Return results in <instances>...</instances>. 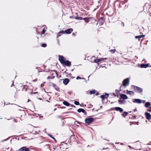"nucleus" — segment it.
I'll use <instances>...</instances> for the list:
<instances>
[{
	"label": "nucleus",
	"instance_id": "obj_1",
	"mask_svg": "<svg viewBox=\"0 0 151 151\" xmlns=\"http://www.w3.org/2000/svg\"><path fill=\"white\" fill-rule=\"evenodd\" d=\"M34 87L32 85L29 84L28 86H26V87L25 91L27 94H36L37 93L36 92H33V90Z\"/></svg>",
	"mask_w": 151,
	"mask_h": 151
},
{
	"label": "nucleus",
	"instance_id": "obj_2",
	"mask_svg": "<svg viewBox=\"0 0 151 151\" xmlns=\"http://www.w3.org/2000/svg\"><path fill=\"white\" fill-rule=\"evenodd\" d=\"M26 86L22 85V84L18 85L17 87V90L20 91H25Z\"/></svg>",
	"mask_w": 151,
	"mask_h": 151
},
{
	"label": "nucleus",
	"instance_id": "obj_3",
	"mask_svg": "<svg viewBox=\"0 0 151 151\" xmlns=\"http://www.w3.org/2000/svg\"><path fill=\"white\" fill-rule=\"evenodd\" d=\"M129 83V78H126L124 80L122 83V86L126 87L128 86Z\"/></svg>",
	"mask_w": 151,
	"mask_h": 151
},
{
	"label": "nucleus",
	"instance_id": "obj_4",
	"mask_svg": "<svg viewBox=\"0 0 151 151\" xmlns=\"http://www.w3.org/2000/svg\"><path fill=\"white\" fill-rule=\"evenodd\" d=\"M132 87H133V88L138 93H142L143 91L142 88H141L134 85H132Z\"/></svg>",
	"mask_w": 151,
	"mask_h": 151
},
{
	"label": "nucleus",
	"instance_id": "obj_5",
	"mask_svg": "<svg viewBox=\"0 0 151 151\" xmlns=\"http://www.w3.org/2000/svg\"><path fill=\"white\" fill-rule=\"evenodd\" d=\"M93 118L92 117H87L85 119V123L89 125L93 121Z\"/></svg>",
	"mask_w": 151,
	"mask_h": 151
},
{
	"label": "nucleus",
	"instance_id": "obj_6",
	"mask_svg": "<svg viewBox=\"0 0 151 151\" xmlns=\"http://www.w3.org/2000/svg\"><path fill=\"white\" fill-rule=\"evenodd\" d=\"M59 60L60 63L63 64L65 63V62L66 61L65 59L62 55H59Z\"/></svg>",
	"mask_w": 151,
	"mask_h": 151
},
{
	"label": "nucleus",
	"instance_id": "obj_7",
	"mask_svg": "<svg viewBox=\"0 0 151 151\" xmlns=\"http://www.w3.org/2000/svg\"><path fill=\"white\" fill-rule=\"evenodd\" d=\"M17 151H30L29 148L25 146H23L17 150Z\"/></svg>",
	"mask_w": 151,
	"mask_h": 151
},
{
	"label": "nucleus",
	"instance_id": "obj_8",
	"mask_svg": "<svg viewBox=\"0 0 151 151\" xmlns=\"http://www.w3.org/2000/svg\"><path fill=\"white\" fill-rule=\"evenodd\" d=\"M111 109L112 110L115 109L116 111H119L120 112H122L123 111L122 109L119 107H115Z\"/></svg>",
	"mask_w": 151,
	"mask_h": 151
},
{
	"label": "nucleus",
	"instance_id": "obj_9",
	"mask_svg": "<svg viewBox=\"0 0 151 151\" xmlns=\"http://www.w3.org/2000/svg\"><path fill=\"white\" fill-rule=\"evenodd\" d=\"M134 147L135 148V149H139L140 147V144L139 143H137V142H135L134 144Z\"/></svg>",
	"mask_w": 151,
	"mask_h": 151
},
{
	"label": "nucleus",
	"instance_id": "obj_10",
	"mask_svg": "<svg viewBox=\"0 0 151 151\" xmlns=\"http://www.w3.org/2000/svg\"><path fill=\"white\" fill-rule=\"evenodd\" d=\"M145 115L147 119L148 120L151 119V115L149 113L147 112H145Z\"/></svg>",
	"mask_w": 151,
	"mask_h": 151
},
{
	"label": "nucleus",
	"instance_id": "obj_11",
	"mask_svg": "<svg viewBox=\"0 0 151 151\" xmlns=\"http://www.w3.org/2000/svg\"><path fill=\"white\" fill-rule=\"evenodd\" d=\"M94 19V20H95L94 18L93 17H89L88 18H83V20H84L85 22L87 23H88L89 21H90L91 19Z\"/></svg>",
	"mask_w": 151,
	"mask_h": 151
},
{
	"label": "nucleus",
	"instance_id": "obj_12",
	"mask_svg": "<svg viewBox=\"0 0 151 151\" xmlns=\"http://www.w3.org/2000/svg\"><path fill=\"white\" fill-rule=\"evenodd\" d=\"M73 31L72 28H70L65 30L64 31V33L67 34H69L71 33Z\"/></svg>",
	"mask_w": 151,
	"mask_h": 151
},
{
	"label": "nucleus",
	"instance_id": "obj_13",
	"mask_svg": "<svg viewBox=\"0 0 151 151\" xmlns=\"http://www.w3.org/2000/svg\"><path fill=\"white\" fill-rule=\"evenodd\" d=\"M120 99H128V97L125 94H122L120 95Z\"/></svg>",
	"mask_w": 151,
	"mask_h": 151
},
{
	"label": "nucleus",
	"instance_id": "obj_14",
	"mask_svg": "<svg viewBox=\"0 0 151 151\" xmlns=\"http://www.w3.org/2000/svg\"><path fill=\"white\" fill-rule=\"evenodd\" d=\"M133 102L138 104H140L142 102L141 100L139 99H134L133 101Z\"/></svg>",
	"mask_w": 151,
	"mask_h": 151
},
{
	"label": "nucleus",
	"instance_id": "obj_15",
	"mask_svg": "<svg viewBox=\"0 0 151 151\" xmlns=\"http://www.w3.org/2000/svg\"><path fill=\"white\" fill-rule=\"evenodd\" d=\"M69 82V80L68 78H66L63 80V82L65 85H67Z\"/></svg>",
	"mask_w": 151,
	"mask_h": 151
},
{
	"label": "nucleus",
	"instance_id": "obj_16",
	"mask_svg": "<svg viewBox=\"0 0 151 151\" xmlns=\"http://www.w3.org/2000/svg\"><path fill=\"white\" fill-rule=\"evenodd\" d=\"M64 64L68 67H70L71 65V63L68 60H66Z\"/></svg>",
	"mask_w": 151,
	"mask_h": 151
},
{
	"label": "nucleus",
	"instance_id": "obj_17",
	"mask_svg": "<svg viewBox=\"0 0 151 151\" xmlns=\"http://www.w3.org/2000/svg\"><path fill=\"white\" fill-rule=\"evenodd\" d=\"M149 66V64H142L140 65V67L141 68H146Z\"/></svg>",
	"mask_w": 151,
	"mask_h": 151
},
{
	"label": "nucleus",
	"instance_id": "obj_18",
	"mask_svg": "<svg viewBox=\"0 0 151 151\" xmlns=\"http://www.w3.org/2000/svg\"><path fill=\"white\" fill-rule=\"evenodd\" d=\"M109 96V94H106V95H102L101 96V98L103 99H105V98H107Z\"/></svg>",
	"mask_w": 151,
	"mask_h": 151
},
{
	"label": "nucleus",
	"instance_id": "obj_19",
	"mask_svg": "<svg viewBox=\"0 0 151 151\" xmlns=\"http://www.w3.org/2000/svg\"><path fill=\"white\" fill-rule=\"evenodd\" d=\"M77 111L78 112L80 113L81 112H82L83 113H86V112L83 109H79L77 110Z\"/></svg>",
	"mask_w": 151,
	"mask_h": 151
},
{
	"label": "nucleus",
	"instance_id": "obj_20",
	"mask_svg": "<svg viewBox=\"0 0 151 151\" xmlns=\"http://www.w3.org/2000/svg\"><path fill=\"white\" fill-rule=\"evenodd\" d=\"M63 104L66 106H68L70 105V104L68 102L66 101H64L63 102Z\"/></svg>",
	"mask_w": 151,
	"mask_h": 151
},
{
	"label": "nucleus",
	"instance_id": "obj_21",
	"mask_svg": "<svg viewBox=\"0 0 151 151\" xmlns=\"http://www.w3.org/2000/svg\"><path fill=\"white\" fill-rule=\"evenodd\" d=\"M145 35H139V36H136L135 37V38L136 39L141 38H142V37H145Z\"/></svg>",
	"mask_w": 151,
	"mask_h": 151
},
{
	"label": "nucleus",
	"instance_id": "obj_22",
	"mask_svg": "<svg viewBox=\"0 0 151 151\" xmlns=\"http://www.w3.org/2000/svg\"><path fill=\"white\" fill-rule=\"evenodd\" d=\"M107 58H101V59H100V63H102L103 62H105L106 60H107Z\"/></svg>",
	"mask_w": 151,
	"mask_h": 151
},
{
	"label": "nucleus",
	"instance_id": "obj_23",
	"mask_svg": "<svg viewBox=\"0 0 151 151\" xmlns=\"http://www.w3.org/2000/svg\"><path fill=\"white\" fill-rule=\"evenodd\" d=\"M150 104L149 102L146 103L145 105V107L146 108L149 107L150 106Z\"/></svg>",
	"mask_w": 151,
	"mask_h": 151
},
{
	"label": "nucleus",
	"instance_id": "obj_24",
	"mask_svg": "<svg viewBox=\"0 0 151 151\" xmlns=\"http://www.w3.org/2000/svg\"><path fill=\"white\" fill-rule=\"evenodd\" d=\"M64 33V31L62 30L61 31H60L58 32V35H57V37H59L60 36L63 34Z\"/></svg>",
	"mask_w": 151,
	"mask_h": 151
},
{
	"label": "nucleus",
	"instance_id": "obj_25",
	"mask_svg": "<svg viewBox=\"0 0 151 151\" xmlns=\"http://www.w3.org/2000/svg\"><path fill=\"white\" fill-rule=\"evenodd\" d=\"M100 59L96 58L94 59L93 62L98 63L100 62Z\"/></svg>",
	"mask_w": 151,
	"mask_h": 151
},
{
	"label": "nucleus",
	"instance_id": "obj_26",
	"mask_svg": "<svg viewBox=\"0 0 151 151\" xmlns=\"http://www.w3.org/2000/svg\"><path fill=\"white\" fill-rule=\"evenodd\" d=\"M53 73L52 74V76H53ZM55 76H49L47 77V79H53L54 78Z\"/></svg>",
	"mask_w": 151,
	"mask_h": 151
},
{
	"label": "nucleus",
	"instance_id": "obj_27",
	"mask_svg": "<svg viewBox=\"0 0 151 151\" xmlns=\"http://www.w3.org/2000/svg\"><path fill=\"white\" fill-rule=\"evenodd\" d=\"M127 94H134V93L132 91H129L128 90H127Z\"/></svg>",
	"mask_w": 151,
	"mask_h": 151
},
{
	"label": "nucleus",
	"instance_id": "obj_28",
	"mask_svg": "<svg viewBox=\"0 0 151 151\" xmlns=\"http://www.w3.org/2000/svg\"><path fill=\"white\" fill-rule=\"evenodd\" d=\"M95 93V90H92L90 91H89V93L90 94H94Z\"/></svg>",
	"mask_w": 151,
	"mask_h": 151
},
{
	"label": "nucleus",
	"instance_id": "obj_29",
	"mask_svg": "<svg viewBox=\"0 0 151 151\" xmlns=\"http://www.w3.org/2000/svg\"><path fill=\"white\" fill-rule=\"evenodd\" d=\"M76 19H77L79 20L83 19V18L81 17H76Z\"/></svg>",
	"mask_w": 151,
	"mask_h": 151
},
{
	"label": "nucleus",
	"instance_id": "obj_30",
	"mask_svg": "<svg viewBox=\"0 0 151 151\" xmlns=\"http://www.w3.org/2000/svg\"><path fill=\"white\" fill-rule=\"evenodd\" d=\"M128 114V113L127 112H124L122 114V115L124 116L125 117V116L127 115Z\"/></svg>",
	"mask_w": 151,
	"mask_h": 151
},
{
	"label": "nucleus",
	"instance_id": "obj_31",
	"mask_svg": "<svg viewBox=\"0 0 151 151\" xmlns=\"http://www.w3.org/2000/svg\"><path fill=\"white\" fill-rule=\"evenodd\" d=\"M116 51V50L115 49L111 50H110V51L112 53H114L115 51Z\"/></svg>",
	"mask_w": 151,
	"mask_h": 151
},
{
	"label": "nucleus",
	"instance_id": "obj_32",
	"mask_svg": "<svg viewBox=\"0 0 151 151\" xmlns=\"http://www.w3.org/2000/svg\"><path fill=\"white\" fill-rule=\"evenodd\" d=\"M42 47H45L47 46V45L46 43L42 44L41 45Z\"/></svg>",
	"mask_w": 151,
	"mask_h": 151
},
{
	"label": "nucleus",
	"instance_id": "obj_33",
	"mask_svg": "<svg viewBox=\"0 0 151 151\" xmlns=\"http://www.w3.org/2000/svg\"><path fill=\"white\" fill-rule=\"evenodd\" d=\"M109 150V148L108 147H104L102 148V149H101V150Z\"/></svg>",
	"mask_w": 151,
	"mask_h": 151
},
{
	"label": "nucleus",
	"instance_id": "obj_34",
	"mask_svg": "<svg viewBox=\"0 0 151 151\" xmlns=\"http://www.w3.org/2000/svg\"><path fill=\"white\" fill-rule=\"evenodd\" d=\"M46 32V30L45 29H43L42 30V32H41V34H43L45 33Z\"/></svg>",
	"mask_w": 151,
	"mask_h": 151
},
{
	"label": "nucleus",
	"instance_id": "obj_35",
	"mask_svg": "<svg viewBox=\"0 0 151 151\" xmlns=\"http://www.w3.org/2000/svg\"><path fill=\"white\" fill-rule=\"evenodd\" d=\"M118 101L119 102V103L121 104H123V100H121L120 99H119L118 100Z\"/></svg>",
	"mask_w": 151,
	"mask_h": 151
},
{
	"label": "nucleus",
	"instance_id": "obj_36",
	"mask_svg": "<svg viewBox=\"0 0 151 151\" xmlns=\"http://www.w3.org/2000/svg\"><path fill=\"white\" fill-rule=\"evenodd\" d=\"M74 104L76 105H78L79 104V103L78 102L75 101L74 102Z\"/></svg>",
	"mask_w": 151,
	"mask_h": 151
},
{
	"label": "nucleus",
	"instance_id": "obj_37",
	"mask_svg": "<svg viewBox=\"0 0 151 151\" xmlns=\"http://www.w3.org/2000/svg\"><path fill=\"white\" fill-rule=\"evenodd\" d=\"M115 93H116L117 95H118V93L119 92V90H117V89L115 90Z\"/></svg>",
	"mask_w": 151,
	"mask_h": 151
},
{
	"label": "nucleus",
	"instance_id": "obj_38",
	"mask_svg": "<svg viewBox=\"0 0 151 151\" xmlns=\"http://www.w3.org/2000/svg\"><path fill=\"white\" fill-rule=\"evenodd\" d=\"M116 94V93H112L113 95H114L115 96H117V97H118V95Z\"/></svg>",
	"mask_w": 151,
	"mask_h": 151
},
{
	"label": "nucleus",
	"instance_id": "obj_39",
	"mask_svg": "<svg viewBox=\"0 0 151 151\" xmlns=\"http://www.w3.org/2000/svg\"><path fill=\"white\" fill-rule=\"evenodd\" d=\"M82 78H81V77L78 76H77L76 78V79H81Z\"/></svg>",
	"mask_w": 151,
	"mask_h": 151
},
{
	"label": "nucleus",
	"instance_id": "obj_40",
	"mask_svg": "<svg viewBox=\"0 0 151 151\" xmlns=\"http://www.w3.org/2000/svg\"><path fill=\"white\" fill-rule=\"evenodd\" d=\"M52 86L53 87L55 88V87L57 86L55 84H54V83H52Z\"/></svg>",
	"mask_w": 151,
	"mask_h": 151
},
{
	"label": "nucleus",
	"instance_id": "obj_41",
	"mask_svg": "<svg viewBox=\"0 0 151 151\" xmlns=\"http://www.w3.org/2000/svg\"><path fill=\"white\" fill-rule=\"evenodd\" d=\"M151 107H150V109L147 110V111L149 112H151Z\"/></svg>",
	"mask_w": 151,
	"mask_h": 151
},
{
	"label": "nucleus",
	"instance_id": "obj_42",
	"mask_svg": "<svg viewBox=\"0 0 151 151\" xmlns=\"http://www.w3.org/2000/svg\"><path fill=\"white\" fill-rule=\"evenodd\" d=\"M77 33L76 32L75 33L73 32L72 33V34L73 35H75Z\"/></svg>",
	"mask_w": 151,
	"mask_h": 151
},
{
	"label": "nucleus",
	"instance_id": "obj_43",
	"mask_svg": "<svg viewBox=\"0 0 151 151\" xmlns=\"http://www.w3.org/2000/svg\"><path fill=\"white\" fill-rule=\"evenodd\" d=\"M104 19V18L103 17H101L100 18V20H103Z\"/></svg>",
	"mask_w": 151,
	"mask_h": 151
},
{
	"label": "nucleus",
	"instance_id": "obj_44",
	"mask_svg": "<svg viewBox=\"0 0 151 151\" xmlns=\"http://www.w3.org/2000/svg\"><path fill=\"white\" fill-rule=\"evenodd\" d=\"M37 81V79H35L34 80H33L32 81H35V82H36Z\"/></svg>",
	"mask_w": 151,
	"mask_h": 151
},
{
	"label": "nucleus",
	"instance_id": "obj_45",
	"mask_svg": "<svg viewBox=\"0 0 151 151\" xmlns=\"http://www.w3.org/2000/svg\"><path fill=\"white\" fill-rule=\"evenodd\" d=\"M14 82H13L12 84L11 85V87H12V86L13 85H14Z\"/></svg>",
	"mask_w": 151,
	"mask_h": 151
},
{
	"label": "nucleus",
	"instance_id": "obj_46",
	"mask_svg": "<svg viewBox=\"0 0 151 151\" xmlns=\"http://www.w3.org/2000/svg\"><path fill=\"white\" fill-rule=\"evenodd\" d=\"M71 106L72 107H75V106L74 105H73L71 104Z\"/></svg>",
	"mask_w": 151,
	"mask_h": 151
},
{
	"label": "nucleus",
	"instance_id": "obj_47",
	"mask_svg": "<svg viewBox=\"0 0 151 151\" xmlns=\"http://www.w3.org/2000/svg\"><path fill=\"white\" fill-rule=\"evenodd\" d=\"M51 137L53 139H54V140H55V138L54 137Z\"/></svg>",
	"mask_w": 151,
	"mask_h": 151
},
{
	"label": "nucleus",
	"instance_id": "obj_48",
	"mask_svg": "<svg viewBox=\"0 0 151 151\" xmlns=\"http://www.w3.org/2000/svg\"><path fill=\"white\" fill-rule=\"evenodd\" d=\"M30 101V100H29V99H28V101H27V102H29V101Z\"/></svg>",
	"mask_w": 151,
	"mask_h": 151
},
{
	"label": "nucleus",
	"instance_id": "obj_49",
	"mask_svg": "<svg viewBox=\"0 0 151 151\" xmlns=\"http://www.w3.org/2000/svg\"><path fill=\"white\" fill-rule=\"evenodd\" d=\"M37 39L38 41H39V37H37Z\"/></svg>",
	"mask_w": 151,
	"mask_h": 151
},
{
	"label": "nucleus",
	"instance_id": "obj_50",
	"mask_svg": "<svg viewBox=\"0 0 151 151\" xmlns=\"http://www.w3.org/2000/svg\"><path fill=\"white\" fill-rule=\"evenodd\" d=\"M38 99L40 100H42V98H38Z\"/></svg>",
	"mask_w": 151,
	"mask_h": 151
},
{
	"label": "nucleus",
	"instance_id": "obj_51",
	"mask_svg": "<svg viewBox=\"0 0 151 151\" xmlns=\"http://www.w3.org/2000/svg\"><path fill=\"white\" fill-rule=\"evenodd\" d=\"M122 86H121L120 87V91H121V88L122 87Z\"/></svg>",
	"mask_w": 151,
	"mask_h": 151
},
{
	"label": "nucleus",
	"instance_id": "obj_52",
	"mask_svg": "<svg viewBox=\"0 0 151 151\" xmlns=\"http://www.w3.org/2000/svg\"><path fill=\"white\" fill-rule=\"evenodd\" d=\"M55 73L56 74H58V73L56 72H55Z\"/></svg>",
	"mask_w": 151,
	"mask_h": 151
},
{
	"label": "nucleus",
	"instance_id": "obj_53",
	"mask_svg": "<svg viewBox=\"0 0 151 151\" xmlns=\"http://www.w3.org/2000/svg\"><path fill=\"white\" fill-rule=\"evenodd\" d=\"M138 40L139 41L140 40V38H138Z\"/></svg>",
	"mask_w": 151,
	"mask_h": 151
},
{
	"label": "nucleus",
	"instance_id": "obj_54",
	"mask_svg": "<svg viewBox=\"0 0 151 151\" xmlns=\"http://www.w3.org/2000/svg\"><path fill=\"white\" fill-rule=\"evenodd\" d=\"M11 107V106H9V107Z\"/></svg>",
	"mask_w": 151,
	"mask_h": 151
},
{
	"label": "nucleus",
	"instance_id": "obj_55",
	"mask_svg": "<svg viewBox=\"0 0 151 151\" xmlns=\"http://www.w3.org/2000/svg\"><path fill=\"white\" fill-rule=\"evenodd\" d=\"M136 110H134V111H135Z\"/></svg>",
	"mask_w": 151,
	"mask_h": 151
}]
</instances>
